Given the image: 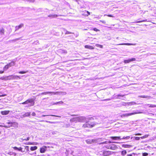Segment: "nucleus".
I'll list each match as a JSON object with an SVG mask.
<instances>
[{
    "mask_svg": "<svg viewBox=\"0 0 156 156\" xmlns=\"http://www.w3.org/2000/svg\"><path fill=\"white\" fill-rule=\"evenodd\" d=\"M55 103H54V102H52L51 103V104L52 105V104H55Z\"/></svg>",
    "mask_w": 156,
    "mask_h": 156,
    "instance_id": "55",
    "label": "nucleus"
},
{
    "mask_svg": "<svg viewBox=\"0 0 156 156\" xmlns=\"http://www.w3.org/2000/svg\"><path fill=\"white\" fill-rule=\"evenodd\" d=\"M31 144L30 142H28V144Z\"/></svg>",
    "mask_w": 156,
    "mask_h": 156,
    "instance_id": "54",
    "label": "nucleus"
},
{
    "mask_svg": "<svg viewBox=\"0 0 156 156\" xmlns=\"http://www.w3.org/2000/svg\"><path fill=\"white\" fill-rule=\"evenodd\" d=\"M148 155V153H143L142 155L143 156H147Z\"/></svg>",
    "mask_w": 156,
    "mask_h": 156,
    "instance_id": "38",
    "label": "nucleus"
},
{
    "mask_svg": "<svg viewBox=\"0 0 156 156\" xmlns=\"http://www.w3.org/2000/svg\"><path fill=\"white\" fill-rule=\"evenodd\" d=\"M108 16L110 17H114V16L112 15H108Z\"/></svg>",
    "mask_w": 156,
    "mask_h": 156,
    "instance_id": "45",
    "label": "nucleus"
},
{
    "mask_svg": "<svg viewBox=\"0 0 156 156\" xmlns=\"http://www.w3.org/2000/svg\"><path fill=\"white\" fill-rule=\"evenodd\" d=\"M124 95H122L120 94H118L117 96H116L115 97H116V98L117 99H120V98H119V97L121 96L122 97H123Z\"/></svg>",
    "mask_w": 156,
    "mask_h": 156,
    "instance_id": "31",
    "label": "nucleus"
},
{
    "mask_svg": "<svg viewBox=\"0 0 156 156\" xmlns=\"http://www.w3.org/2000/svg\"><path fill=\"white\" fill-rule=\"evenodd\" d=\"M70 121L71 122H79V117H76L70 119Z\"/></svg>",
    "mask_w": 156,
    "mask_h": 156,
    "instance_id": "9",
    "label": "nucleus"
},
{
    "mask_svg": "<svg viewBox=\"0 0 156 156\" xmlns=\"http://www.w3.org/2000/svg\"><path fill=\"white\" fill-rule=\"evenodd\" d=\"M140 137H135V140H139L140 139Z\"/></svg>",
    "mask_w": 156,
    "mask_h": 156,
    "instance_id": "41",
    "label": "nucleus"
},
{
    "mask_svg": "<svg viewBox=\"0 0 156 156\" xmlns=\"http://www.w3.org/2000/svg\"><path fill=\"white\" fill-rule=\"evenodd\" d=\"M13 148L15 150H17L18 151H20L22 152H24V151H23L22 150V148L21 147H20L19 148H18L17 147H13Z\"/></svg>",
    "mask_w": 156,
    "mask_h": 156,
    "instance_id": "16",
    "label": "nucleus"
},
{
    "mask_svg": "<svg viewBox=\"0 0 156 156\" xmlns=\"http://www.w3.org/2000/svg\"><path fill=\"white\" fill-rule=\"evenodd\" d=\"M146 105L149 106V107L150 108H154L156 107V105H154L147 104Z\"/></svg>",
    "mask_w": 156,
    "mask_h": 156,
    "instance_id": "27",
    "label": "nucleus"
},
{
    "mask_svg": "<svg viewBox=\"0 0 156 156\" xmlns=\"http://www.w3.org/2000/svg\"><path fill=\"white\" fill-rule=\"evenodd\" d=\"M112 143L110 141H106L101 143L98 142V144L99 145L101 144H105L104 146V147L108 149H110L113 150H116L118 148L116 145L114 144H110Z\"/></svg>",
    "mask_w": 156,
    "mask_h": 156,
    "instance_id": "2",
    "label": "nucleus"
},
{
    "mask_svg": "<svg viewBox=\"0 0 156 156\" xmlns=\"http://www.w3.org/2000/svg\"><path fill=\"white\" fill-rule=\"evenodd\" d=\"M56 94H58L59 95H66V92H58Z\"/></svg>",
    "mask_w": 156,
    "mask_h": 156,
    "instance_id": "26",
    "label": "nucleus"
},
{
    "mask_svg": "<svg viewBox=\"0 0 156 156\" xmlns=\"http://www.w3.org/2000/svg\"><path fill=\"white\" fill-rule=\"evenodd\" d=\"M122 147L125 148H130L132 147V146L128 144H122Z\"/></svg>",
    "mask_w": 156,
    "mask_h": 156,
    "instance_id": "22",
    "label": "nucleus"
},
{
    "mask_svg": "<svg viewBox=\"0 0 156 156\" xmlns=\"http://www.w3.org/2000/svg\"><path fill=\"white\" fill-rule=\"evenodd\" d=\"M126 153L127 152L125 150L122 151L121 152V155L123 156H124L126 154Z\"/></svg>",
    "mask_w": 156,
    "mask_h": 156,
    "instance_id": "29",
    "label": "nucleus"
},
{
    "mask_svg": "<svg viewBox=\"0 0 156 156\" xmlns=\"http://www.w3.org/2000/svg\"><path fill=\"white\" fill-rule=\"evenodd\" d=\"M47 147L46 146H44L41 148L40 151L41 153H44L46 150Z\"/></svg>",
    "mask_w": 156,
    "mask_h": 156,
    "instance_id": "12",
    "label": "nucleus"
},
{
    "mask_svg": "<svg viewBox=\"0 0 156 156\" xmlns=\"http://www.w3.org/2000/svg\"><path fill=\"white\" fill-rule=\"evenodd\" d=\"M94 30L95 31H98V29L96 28H95L94 29Z\"/></svg>",
    "mask_w": 156,
    "mask_h": 156,
    "instance_id": "51",
    "label": "nucleus"
},
{
    "mask_svg": "<svg viewBox=\"0 0 156 156\" xmlns=\"http://www.w3.org/2000/svg\"><path fill=\"white\" fill-rule=\"evenodd\" d=\"M23 26V24H21L18 26H16L15 27V31L18 30L19 29L21 28Z\"/></svg>",
    "mask_w": 156,
    "mask_h": 156,
    "instance_id": "18",
    "label": "nucleus"
},
{
    "mask_svg": "<svg viewBox=\"0 0 156 156\" xmlns=\"http://www.w3.org/2000/svg\"><path fill=\"white\" fill-rule=\"evenodd\" d=\"M86 141L87 144H90L96 143L97 140L96 139L87 140Z\"/></svg>",
    "mask_w": 156,
    "mask_h": 156,
    "instance_id": "8",
    "label": "nucleus"
},
{
    "mask_svg": "<svg viewBox=\"0 0 156 156\" xmlns=\"http://www.w3.org/2000/svg\"><path fill=\"white\" fill-rule=\"evenodd\" d=\"M127 156H132V155L131 154H128L127 155Z\"/></svg>",
    "mask_w": 156,
    "mask_h": 156,
    "instance_id": "52",
    "label": "nucleus"
},
{
    "mask_svg": "<svg viewBox=\"0 0 156 156\" xmlns=\"http://www.w3.org/2000/svg\"><path fill=\"white\" fill-rule=\"evenodd\" d=\"M29 139H30V137H27V139H24L23 140H26V141H28V140H29Z\"/></svg>",
    "mask_w": 156,
    "mask_h": 156,
    "instance_id": "39",
    "label": "nucleus"
},
{
    "mask_svg": "<svg viewBox=\"0 0 156 156\" xmlns=\"http://www.w3.org/2000/svg\"><path fill=\"white\" fill-rule=\"evenodd\" d=\"M4 32V30L3 28H2L0 30V33L1 34H3Z\"/></svg>",
    "mask_w": 156,
    "mask_h": 156,
    "instance_id": "36",
    "label": "nucleus"
},
{
    "mask_svg": "<svg viewBox=\"0 0 156 156\" xmlns=\"http://www.w3.org/2000/svg\"><path fill=\"white\" fill-rule=\"evenodd\" d=\"M144 112H142L138 110H136V111H134L133 112H132L129 113H126L122 115V116L124 117L126 116H130L132 115H134L136 114H142Z\"/></svg>",
    "mask_w": 156,
    "mask_h": 156,
    "instance_id": "5",
    "label": "nucleus"
},
{
    "mask_svg": "<svg viewBox=\"0 0 156 156\" xmlns=\"http://www.w3.org/2000/svg\"><path fill=\"white\" fill-rule=\"evenodd\" d=\"M64 52H66H66H66V51H64Z\"/></svg>",
    "mask_w": 156,
    "mask_h": 156,
    "instance_id": "58",
    "label": "nucleus"
},
{
    "mask_svg": "<svg viewBox=\"0 0 156 156\" xmlns=\"http://www.w3.org/2000/svg\"><path fill=\"white\" fill-rule=\"evenodd\" d=\"M4 70H3V71H0V74H2V73H4Z\"/></svg>",
    "mask_w": 156,
    "mask_h": 156,
    "instance_id": "46",
    "label": "nucleus"
},
{
    "mask_svg": "<svg viewBox=\"0 0 156 156\" xmlns=\"http://www.w3.org/2000/svg\"><path fill=\"white\" fill-rule=\"evenodd\" d=\"M147 21V20L146 19V20H143L137 21L136 22V23H141V22H146Z\"/></svg>",
    "mask_w": 156,
    "mask_h": 156,
    "instance_id": "35",
    "label": "nucleus"
},
{
    "mask_svg": "<svg viewBox=\"0 0 156 156\" xmlns=\"http://www.w3.org/2000/svg\"><path fill=\"white\" fill-rule=\"evenodd\" d=\"M10 111H4L1 112V113L2 115H5L9 114Z\"/></svg>",
    "mask_w": 156,
    "mask_h": 156,
    "instance_id": "17",
    "label": "nucleus"
},
{
    "mask_svg": "<svg viewBox=\"0 0 156 156\" xmlns=\"http://www.w3.org/2000/svg\"><path fill=\"white\" fill-rule=\"evenodd\" d=\"M6 95V94H3V95H0V97H4V96H5Z\"/></svg>",
    "mask_w": 156,
    "mask_h": 156,
    "instance_id": "47",
    "label": "nucleus"
},
{
    "mask_svg": "<svg viewBox=\"0 0 156 156\" xmlns=\"http://www.w3.org/2000/svg\"><path fill=\"white\" fill-rule=\"evenodd\" d=\"M18 78L20 79V78L19 76L12 75L1 77L0 78V80H11L17 79V78Z\"/></svg>",
    "mask_w": 156,
    "mask_h": 156,
    "instance_id": "3",
    "label": "nucleus"
},
{
    "mask_svg": "<svg viewBox=\"0 0 156 156\" xmlns=\"http://www.w3.org/2000/svg\"><path fill=\"white\" fill-rule=\"evenodd\" d=\"M64 31L66 32V33H65L66 34H72L71 32L67 31L65 29H64Z\"/></svg>",
    "mask_w": 156,
    "mask_h": 156,
    "instance_id": "33",
    "label": "nucleus"
},
{
    "mask_svg": "<svg viewBox=\"0 0 156 156\" xmlns=\"http://www.w3.org/2000/svg\"><path fill=\"white\" fill-rule=\"evenodd\" d=\"M30 2H34V0H29Z\"/></svg>",
    "mask_w": 156,
    "mask_h": 156,
    "instance_id": "48",
    "label": "nucleus"
},
{
    "mask_svg": "<svg viewBox=\"0 0 156 156\" xmlns=\"http://www.w3.org/2000/svg\"><path fill=\"white\" fill-rule=\"evenodd\" d=\"M58 92H42L41 94L43 95V94H51V95H52V94H56Z\"/></svg>",
    "mask_w": 156,
    "mask_h": 156,
    "instance_id": "10",
    "label": "nucleus"
},
{
    "mask_svg": "<svg viewBox=\"0 0 156 156\" xmlns=\"http://www.w3.org/2000/svg\"><path fill=\"white\" fill-rule=\"evenodd\" d=\"M63 103V101H60L57 102L55 103V104H52V105H57L58 104H62Z\"/></svg>",
    "mask_w": 156,
    "mask_h": 156,
    "instance_id": "30",
    "label": "nucleus"
},
{
    "mask_svg": "<svg viewBox=\"0 0 156 156\" xmlns=\"http://www.w3.org/2000/svg\"><path fill=\"white\" fill-rule=\"evenodd\" d=\"M136 44H132L129 43H124L117 44V45H135Z\"/></svg>",
    "mask_w": 156,
    "mask_h": 156,
    "instance_id": "13",
    "label": "nucleus"
},
{
    "mask_svg": "<svg viewBox=\"0 0 156 156\" xmlns=\"http://www.w3.org/2000/svg\"><path fill=\"white\" fill-rule=\"evenodd\" d=\"M30 112H27L22 115L23 117L29 116L30 115Z\"/></svg>",
    "mask_w": 156,
    "mask_h": 156,
    "instance_id": "19",
    "label": "nucleus"
},
{
    "mask_svg": "<svg viewBox=\"0 0 156 156\" xmlns=\"http://www.w3.org/2000/svg\"><path fill=\"white\" fill-rule=\"evenodd\" d=\"M85 47L86 48H88L90 49H94V48L92 46L90 45H86L85 46Z\"/></svg>",
    "mask_w": 156,
    "mask_h": 156,
    "instance_id": "23",
    "label": "nucleus"
},
{
    "mask_svg": "<svg viewBox=\"0 0 156 156\" xmlns=\"http://www.w3.org/2000/svg\"><path fill=\"white\" fill-rule=\"evenodd\" d=\"M100 47V48H103V46L101 45L98 44V47Z\"/></svg>",
    "mask_w": 156,
    "mask_h": 156,
    "instance_id": "44",
    "label": "nucleus"
},
{
    "mask_svg": "<svg viewBox=\"0 0 156 156\" xmlns=\"http://www.w3.org/2000/svg\"><path fill=\"white\" fill-rule=\"evenodd\" d=\"M113 152H112L110 151H103L102 155L104 156H108L112 154Z\"/></svg>",
    "mask_w": 156,
    "mask_h": 156,
    "instance_id": "7",
    "label": "nucleus"
},
{
    "mask_svg": "<svg viewBox=\"0 0 156 156\" xmlns=\"http://www.w3.org/2000/svg\"><path fill=\"white\" fill-rule=\"evenodd\" d=\"M45 122H47V123H53V122L48 121H45Z\"/></svg>",
    "mask_w": 156,
    "mask_h": 156,
    "instance_id": "42",
    "label": "nucleus"
},
{
    "mask_svg": "<svg viewBox=\"0 0 156 156\" xmlns=\"http://www.w3.org/2000/svg\"><path fill=\"white\" fill-rule=\"evenodd\" d=\"M110 100V99H107V100Z\"/></svg>",
    "mask_w": 156,
    "mask_h": 156,
    "instance_id": "57",
    "label": "nucleus"
},
{
    "mask_svg": "<svg viewBox=\"0 0 156 156\" xmlns=\"http://www.w3.org/2000/svg\"><path fill=\"white\" fill-rule=\"evenodd\" d=\"M56 116V117H61L60 116H57V115H43L41 116H38V117L37 116V117H39V118H41L42 117H45V116Z\"/></svg>",
    "mask_w": 156,
    "mask_h": 156,
    "instance_id": "20",
    "label": "nucleus"
},
{
    "mask_svg": "<svg viewBox=\"0 0 156 156\" xmlns=\"http://www.w3.org/2000/svg\"><path fill=\"white\" fill-rule=\"evenodd\" d=\"M135 60L136 58H133L128 60H124V62L125 63H129V62L132 61H135Z\"/></svg>",
    "mask_w": 156,
    "mask_h": 156,
    "instance_id": "11",
    "label": "nucleus"
},
{
    "mask_svg": "<svg viewBox=\"0 0 156 156\" xmlns=\"http://www.w3.org/2000/svg\"><path fill=\"white\" fill-rule=\"evenodd\" d=\"M101 21V22H102L104 23H105V21Z\"/></svg>",
    "mask_w": 156,
    "mask_h": 156,
    "instance_id": "53",
    "label": "nucleus"
},
{
    "mask_svg": "<svg viewBox=\"0 0 156 156\" xmlns=\"http://www.w3.org/2000/svg\"><path fill=\"white\" fill-rule=\"evenodd\" d=\"M9 68L8 66L7 65H6L3 67V70L4 71H6L9 69Z\"/></svg>",
    "mask_w": 156,
    "mask_h": 156,
    "instance_id": "28",
    "label": "nucleus"
},
{
    "mask_svg": "<svg viewBox=\"0 0 156 156\" xmlns=\"http://www.w3.org/2000/svg\"><path fill=\"white\" fill-rule=\"evenodd\" d=\"M23 105L28 104L27 107H30L33 106L34 104V102L33 99H28L26 101H25L22 103Z\"/></svg>",
    "mask_w": 156,
    "mask_h": 156,
    "instance_id": "4",
    "label": "nucleus"
},
{
    "mask_svg": "<svg viewBox=\"0 0 156 156\" xmlns=\"http://www.w3.org/2000/svg\"><path fill=\"white\" fill-rule=\"evenodd\" d=\"M111 138L114 140H119L121 139H128L129 138L130 136H127L126 137L124 136L122 138H121L120 136H112L110 137Z\"/></svg>",
    "mask_w": 156,
    "mask_h": 156,
    "instance_id": "6",
    "label": "nucleus"
},
{
    "mask_svg": "<svg viewBox=\"0 0 156 156\" xmlns=\"http://www.w3.org/2000/svg\"><path fill=\"white\" fill-rule=\"evenodd\" d=\"M136 135H138V136H139V135H141V134L140 133H137V134H135Z\"/></svg>",
    "mask_w": 156,
    "mask_h": 156,
    "instance_id": "49",
    "label": "nucleus"
},
{
    "mask_svg": "<svg viewBox=\"0 0 156 156\" xmlns=\"http://www.w3.org/2000/svg\"><path fill=\"white\" fill-rule=\"evenodd\" d=\"M31 115L33 116H35L36 115V113L34 112H33Z\"/></svg>",
    "mask_w": 156,
    "mask_h": 156,
    "instance_id": "43",
    "label": "nucleus"
},
{
    "mask_svg": "<svg viewBox=\"0 0 156 156\" xmlns=\"http://www.w3.org/2000/svg\"><path fill=\"white\" fill-rule=\"evenodd\" d=\"M25 149H26L27 151H29V147L28 146H26L25 147Z\"/></svg>",
    "mask_w": 156,
    "mask_h": 156,
    "instance_id": "37",
    "label": "nucleus"
},
{
    "mask_svg": "<svg viewBox=\"0 0 156 156\" xmlns=\"http://www.w3.org/2000/svg\"><path fill=\"white\" fill-rule=\"evenodd\" d=\"M116 38H117V39H118V37H117Z\"/></svg>",
    "mask_w": 156,
    "mask_h": 156,
    "instance_id": "59",
    "label": "nucleus"
},
{
    "mask_svg": "<svg viewBox=\"0 0 156 156\" xmlns=\"http://www.w3.org/2000/svg\"><path fill=\"white\" fill-rule=\"evenodd\" d=\"M28 71H20L19 73H20V74H24V73H27V72H28Z\"/></svg>",
    "mask_w": 156,
    "mask_h": 156,
    "instance_id": "32",
    "label": "nucleus"
},
{
    "mask_svg": "<svg viewBox=\"0 0 156 156\" xmlns=\"http://www.w3.org/2000/svg\"><path fill=\"white\" fill-rule=\"evenodd\" d=\"M58 16L57 15H50L48 16V17H51V18H55L56 17Z\"/></svg>",
    "mask_w": 156,
    "mask_h": 156,
    "instance_id": "25",
    "label": "nucleus"
},
{
    "mask_svg": "<svg viewBox=\"0 0 156 156\" xmlns=\"http://www.w3.org/2000/svg\"><path fill=\"white\" fill-rule=\"evenodd\" d=\"M37 112H40V111H37Z\"/></svg>",
    "mask_w": 156,
    "mask_h": 156,
    "instance_id": "56",
    "label": "nucleus"
},
{
    "mask_svg": "<svg viewBox=\"0 0 156 156\" xmlns=\"http://www.w3.org/2000/svg\"><path fill=\"white\" fill-rule=\"evenodd\" d=\"M20 38H16V39H15V40H13V41H18V40H20Z\"/></svg>",
    "mask_w": 156,
    "mask_h": 156,
    "instance_id": "40",
    "label": "nucleus"
},
{
    "mask_svg": "<svg viewBox=\"0 0 156 156\" xmlns=\"http://www.w3.org/2000/svg\"><path fill=\"white\" fill-rule=\"evenodd\" d=\"M9 68L15 65V62L12 61L11 62L7 64Z\"/></svg>",
    "mask_w": 156,
    "mask_h": 156,
    "instance_id": "14",
    "label": "nucleus"
},
{
    "mask_svg": "<svg viewBox=\"0 0 156 156\" xmlns=\"http://www.w3.org/2000/svg\"><path fill=\"white\" fill-rule=\"evenodd\" d=\"M8 123L9 125L8 126H13V125L15 126H18V123L16 122H9Z\"/></svg>",
    "mask_w": 156,
    "mask_h": 156,
    "instance_id": "15",
    "label": "nucleus"
},
{
    "mask_svg": "<svg viewBox=\"0 0 156 156\" xmlns=\"http://www.w3.org/2000/svg\"><path fill=\"white\" fill-rule=\"evenodd\" d=\"M149 136V135H146L143 136H142V137H140V138L142 139H144V138H147V137H148V136Z\"/></svg>",
    "mask_w": 156,
    "mask_h": 156,
    "instance_id": "34",
    "label": "nucleus"
},
{
    "mask_svg": "<svg viewBox=\"0 0 156 156\" xmlns=\"http://www.w3.org/2000/svg\"><path fill=\"white\" fill-rule=\"evenodd\" d=\"M91 119H92V118H91ZM90 120V118H86L85 117L83 116L79 117V122H86L83 125V127L84 128H92L94 126V123H91V124H90L88 122Z\"/></svg>",
    "mask_w": 156,
    "mask_h": 156,
    "instance_id": "1",
    "label": "nucleus"
},
{
    "mask_svg": "<svg viewBox=\"0 0 156 156\" xmlns=\"http://www.w3.org/2000/svg\"><path fill=\"white\" fill-rule=\"evenodd\" d=\"M139 97L143 98H147L149 99L151 98V97L150 96H145V95H141Z\"/></svg>",
    "mask_w": 156,
    "mask_h": 156,
    "instance_id": "21",
    "label": "nucleus"
},
{
    "mask_svg": "<svg viewBox=\"0 0 156 156\" xmlns=\"http://www.w3.org/2000/svg\"><path fill=\"white\" fill-rule=\"evenodd\" d=\"M37 148V146L31 147L30 148V150L31 151H33L36 150Z\"/></svg>",
    "mask_w": 156,
    "mask_h": 156,
    "instance_id": "24",
    "label": "nucleus"
},
{
    "mask_svg": "<svg viewBox=\"0 0 156 156\" xmlns=\"http://www.w3.org/2000/svg\"><path fill=\"white\" fill-rule=\"evenodd\" d=\"M87 16H88V15L90 14V13L88 11H87Z\"/></svg>",
    "mask_w": 156,
    "mask_h": 156,
    "instance_id": "50",
    "label": "nucleus"
}]
</instances>
